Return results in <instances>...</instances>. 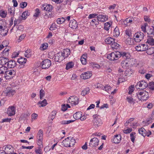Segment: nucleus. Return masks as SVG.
<instances>
[{"label": "nucleus", "mask_w": 154, "mask_h": 154, "mask_svg": "<svg viewBox=\"0 0 154 154\" xmlns=\"http://www.w3.org/2000/svg\"><path fill=\"white\" fill-rule=\"evenodd\" d=\"M99 141L96 137H94L91 139L89 143V146L92 148L96 147L98 145Z\"/></svg>", "instance_id": "obj_16"}, {"label": "nucleus", "mask_w": 154, "mask_h": 154, "mask_svg": "<svg viewBox=\"0 0 154 154\" xmlns=\"http://www.w3.org/2000/svg\"><path fill=\"white\" fill-rule=\"evenodd\" d=\"M144 37V35L143 32H137L134 34V39L135 42H139L143 40Z\"/></svg>", "instance_id": "obj_7"}, {"label": "nucleus", "mask_w": 154, "mask_h": 154, "mask_svg": "<svg viewBox=\"0 0 154 154\" xmlns=\"http://www.w3.org/2000/svg\"><path fill=\"white\" fill-rule=\"evenodd\" d=\"M79 101V98L77 97L71 96L69 98L68 102L75 105L78 103Z\"/></svg>", "instance_id": "obj_15"}, {"label": "nucleus", "mask_w": 154, "mask_h": 154, "mask_svg": "<svg viewBox=\"0 0 154 154\" xmlns=\"http://www.w3.org/2000/svg\"><path fill=\"white\" fill-rule=\"evenodd\" d=\"M134 90V85H131L128 88V94H131L133 92Z\"/></svg>", "instance_id": "obj_47"}, {"label": "nucleus", "mask_w": 154, "mask_h": 154, "mask_svg": "<svg viewBox=\"0 0 154 154\" xmlns=\"http://www.w3.org/2000/svg\"><path fill=\"white\" fill-rule=\"evenodd\" d=\"M148 85L146 82L144 81H142L137 82L136 85V87L137 88L143 90L146 88Z\"/></svg>", "instance_id": "obj_12"}, {"label": "nucleus", "mask_w": 154, "mask_h": 154, "mask_svg": "<svg viewBox=\"0 0 154 154\" xmlns=\"http://www.w3.org/2000/svg\"><path fill=\"white\" fill-rule=\"evenodd\" d=\"M75 143L74 139L72 137H68L62 142L63 145L66 147H71L74 145Z\"/></svg>", "instance_id": "obj_2"}, {"label": "nucleus", "mask_w": 154, "mask_h": 154, "mask_svg": "<svg viewBox=\"0 0 154 154\" xmlns=\"http://www.w3.org/2000/svg\"><path fill=\"white\" fill-rule=\"evenodd\" d=\"M60 56L61 55L59 54V52L55 55L54 59L56 61L60 62L63 60V57Z\"/></svg>", "instance_id": "obj_27"}, {"label": "nucleus", "mask_w": 154, "mask_h": 154, "mask_svg": "<svg viewBox=\"0 0 154 154\" xmlns=\"http://www.w3.org/2000/svg\"><path fill=\"white\" fill-rule=\"evenodd\" d=\"M135 97L142 101L147 100L149 97L148 92L143 90L138 92L137 94H136Z\"/></svg>", "instance_id": "obj_1"}, {"label": "nucleus", "mask_w": 154, "mask_h": 154, "mask_svg": "<svg viewBox=\"0 0 154 154\" xmlns=\"http://www.w3.org/2000/svg\"><path fill=\"white\" fill-rule=\"evenodd\" d=\"M139 133L142 136L144 137L146 136V131L143 128H141L139 129L138 130Z\"/></svg>", "instance_id": "obj_33"}, {"label": "nucleus", "mask_w": 154, "mask_h": 154, "mask_svg": "<svg viewBox=\"0 0 154 154\" xmlns=\"http://www.w3.org/2000/svg\"><path fill=\"white\" fill-rule=\"evenodd\" d=\"M146 53L149 55H151L152 54H154V48L151 47L149 48H148L146 50Z\"/></svg>", "instance_id": "obj_38"}, {"label": "nucleus", "mask_w": 154, "mask_h": 154, "mask_svg": "<svg viewBox=\"0 0 154 154\" xmlns=\"http://www.w3.org/2000/svg\"><path fill=\"white\" fill-rule=\"evenodd\" d=\"M89 91L88 88H86L82 91L81 94L82 96H85L89 93Z\"/></svg>", "instance_id": "obj_45"}, {"label": "nucleus", "mask_w": 154, "mask_h": 154, "mask_svg": "<svg viewBox=\"0 0 154 154\" xmlns=\"http://www.w3.org/2000/svg\"><path fill=\"white\" fill-rule=\"evenodd\" d=\"M51 62L48 59L44 60L41 63V67L43 69H47L49 68L51 65Z\"/></svg>", "instance_id": "obj_10"}, {"label": "nucleus", "mask_w": 154, "mask_h": 154, "mask_svg": "<svg viewBox=\"0 0 154 154\" xmlns=\"http://www.w3.org/2000/svg\"><path fill=\"white\" fill-rule=\"evenodd\" d=\"M74 64L72 62H70L68 63L66 65V69L68 70L70 68H72Z\"/></svg>", "instance_id": "obj_44"}, {"label": "nucleus", "mask_w": 154, "mask_h": 154, "mask_svg": "<svg viewBox=\"0 0 154 154\" xmlns=\"http://www.w3.org/2000/svg\"><path fill=\"white\" fill-rule=\"evenodd\" d=\"M136 136V133L135 132H132L130 134V137L131 140L133 143L134 142Z\"/></svg>", "instance_id": "obj_37"}, {"label": "nucleus", "mask_w": 154, "mask_h": 154, "mask_svg": "<svg viewBox=\"0 0 154 154\" xmlns=\"http://www.w3.org/2000/svg\"><path fill=\"white\" fill-rule=\"evenodd\" d=\"M8 69L7 67L5 66H1L0 67V74H4V75H5V74L6 73V71Z\"/></svg>", "instance_id": "obj_31"}, {"label": "nucleus", "mask_w": 154, "mask_h": 154, "mask_svg": "<svg viewBox=\"0 0 154 154\" xmlns=\"http://www.w3.org/2000/svg\"><path fill=\"white\" fill-rule=\"evenodd\" d=\"M127 60H128V64L130 67H131L133 66H136L137 65H138L137 60L134 58L131 57Z\"/></svg>", "instance_id": "obj_17"}, {"label": "nucleus", "mask_w": 154, "mask_h": 154, "mask_svg": "<svg viewBox=\"0 0 154 154\" xmlns=\"http://www.w3.org/2000/svg\"><path fill=\"white\" fill-rule=\"evenodd\" d=\"M15 8L14 7H10V8H8V12L10 13L11 14H14V9Z\"/></svg>", "instance_id": "obj_55"}, {"label": "nucleus", "mask_w": 154, "mask_h": 154, "mask_svg": "<svg viewBox=\"0 0 154 154\" xmlns=\"http://www.w3.org/2000/svg\"><path fill=\"white\" fill-rule=\"evenodd\" d=\"M4 92L6 96L8 97L12 96L16 93L15 90L10 87H8Z\"/></svg>", "instance_id": "obj_14"}, {"label": "nucleus", "mask_w": 154, "mask_h": 154, "mask_svg": "<svg viewBox=\"0 0 154 154\" xmlns=\"http://www.w3.org/2000/svg\"><path fill=\"white\" fill-rule=\"evenodd\" d=\"M110 25L109 22H106L104 23V29L105 30H108L109 29Z\"/></svg>", "instance_id": "obj_52"}, {"label": "nucleus", "mask_w": 154, "mask_h": 154, "mask_svg": "<svg viewBox=\"0 0 154 154\" xmlns=\"http://www.w3.org/2000/svg\"><path fill=\"white\" fill-rule=\"evenodd\" d=\"M132 130V129L131 128H128L127 129L123 130V132L125 134H129L131 132Z\"/></svg>", "instance_id": "obj_57"}, {"label": "nucleus", "mask_w": 154, "mask_h": 154, "mask_svg": "<svg viewBox=\"0 0 154 154\" xmlns=\"http://www.w3.org/2000/svg\"><path fill=\"white\" fill-rule=\"evenodd\" d=\"M146 43L151 46H154V39L151 37H149L147 39Z\"/></svg>", "instance_id": "obj_26"}, {"label": "nucleus", "mask_w": 154, "mask_h": 154, "mask_svg": "<svg viewBox=\"0 0 154 154\" xmlns=\"http://www.w3.org/2000/svg\"><path fill=\"white\" fill-rule=\"evenodd\" d=\"M41 146H41V147L39 146L38 149L35 150V152L36 154H42V149H41Z\"/></svg>", "instance_id": "obj_64"}, {"label": "nucleus", "mask_w": 154, "mask_h": 154, "mask_svg": "<svg viewBox=\"0 0 154 154\" xmlns=\"http://www.w3.org/2000/svg\"><path fill=\"white\" fill-rule=\"evenodd\" d=\"M40 12L38 8H36L35 10V13L34 15V16L36 17H38Z\"/></svg>", "instance_id": "obj_60"}, {"label": "nucleus", "mask_w": 154, "mask_h": 154, "mask_svg": "<svg viewBox=\"0 0 154 154\" xmlns=\"http://www.w3.org/2000/svg\"><path fill=\"white\" fill-rule=\"evenodd\" d=\"M16 65V61L13 60H11L8 62L7 64V67L8 68H14Z\"/></svg>", "instance_id": "obj_21"}, {"label": "nucleus", "mask_w": 154, "mask_h": 154, "mask_svg": "<svg viewBox=\"0 0 154 154\" xmlns=\"http://www.w3.org/2000/svg\"><path fill=\"white\" fill-rule=\"evenodd\" d=\"M148 26V24L147 23H145L144 24L142 25L141 26V28L142 31L144 32H147L146 31V27Z\"/></svg>", "instance_id": "obj_48"}, {"label": "nucleus", "mask_w": 154, "mask_h": 154, "mask_svg": "<svg viewBox=\"0 0 154 154\" xmlns=\"http://www.w3.org/2000/svg\"><path fill=\"white\" fill-rule=\"evenodd\" d=\"M3 21L0 20V30L1 31L0 34L2 36H4L7 35L8 32V29L5 26L2 24Z\"/></svg>", "instance_id": "obj_8"}, {"label": "nucleus", "mask_w": 154, "mask_h": 154, "mask_svg": "<svg viewBox=\"0 0 154 154\" xmlns=\"http://www.w3.org/2000/svg\"><path fill=\"white\" fill-rule=\"evenodd\" d=\"M64 51L66 55V57H67L70 54V51L69 49H66L64 50Z\"/></svg>", "instance_id": "obj_61"}, {"label": "nucleus", "mask_w": 154, "mask_h": 154, "mask_svg": "<svg viewBox=\"0 0 154 154\" xmlns=\"http://www.w3.org/2000/svg\"><path fill=\"white\" fill-rule=\"evenodd\" d=\"M116 7V4H114L113 5H110L109 7V10L111 12H113V10Z\"/></svg>", "instance_id": "obj_63"}, {"label": "nucleus", "mask_w": 154, "mask_h": 154, "mask_svg": "<svg viewBox=\"0 0 154 154\" xmlns=\"http://www.w3.org/2000/svg\"><path fill=\"white\" fill-rule=\"evenodd\" d=\"M111 88L110 86L107 85L104 87L103 89L109 93V91H110V90H111Z\"/></svg>", "instance_id": "obj_59"}, {"label": "nucleus", "mask_w": 154, "mask_h": 154, "mask_svg": "<svg viewBox=\"0 0 154 154\" xmlns=\"http://www.w3.org/2000/svg\"><path fill=\"white\" fill-rule=\"evenodd\" d=\"M15 107L14 106H11L8 108L7 112L9 116H12L15 115Z\"/></svg>", "instance_id": "obj_18"}, {"label": "nucleus", "mask_w": 154, "mask_h": 154, "mask_svg": "<svg viewBox=\"0 0 154 154\" xmlns=\"http://www.w3.org/2000/svg\"><path fill=\"white\" fill-rule=\"evenodd\" d=\"M17 62L20 64H23L26 62V59L24 58L21 57L17 60Z\"/></svg>", "instance_id": "obj_36"}, {"label": "nucleus", "mask_w": 154, "mask_h": 154, "mask_svg": "<svg viewBox=\"0 0 154 154\" xmlns=\"http://www.w3.org/2000/svg\"><path fill=\"white\" fill-rule=\"evenodd\" d=\"M105 42L108 44H111V46L113 50L116 49V43L114 38L109 37L105 39Z\"/></svg>", "instance_id": "obj_11"}, {"label": "nucleus", "mask_w": 154, "mask_h": 154, "mask_svg": "<svg viewBox=\"0 0 154 154\" xmlns=\"http://www.w3.org/2000/svg\"><path fill=\"white\" fill-rule=\"evenodd\" d=\"M147 33L148 35H152L154 34V26H152L151 28H150L147 31Z\"/></svg>", "instance_id": "obj_39"}, {"label": "nucleus", "mask_w": 154, "mask_h": 154, "mask_svg": "<svg viewBox=\"0 0 154 154\" xmlns=\"http://www.w3.org/2000/svg\"><path fill=\"white\" fill-rule=\"evenodd\" d=\"M127 60H124L122 62L121 65L123 68H126L127 67H130Z\"/></svg>", "instance_id": "obj_28"}, {"label": "nucleus", "mask_w": 154, "mask_h": 154, "mask_svg": "<svg viewBox=\"0 0 154 154\" xmlns=\"http://www.w3.org/2000/svg\"><path fill=\"white\" fill-rule=\"evenodd\" d=\"M98 20L102 22L106 21L107 20L108 17L106 15H99L97 17Z\"/></svg>", "instance_id": "obj_24"}, {"label": "nucleus", "mask_w": 154, "mask_h": 154, "mask_svg": "<svg viewBox=\"0 0 154 154\" xmlns=\"http://www.w3.org/2000/svg\"><path fill=\"white\" fill-rule=\"evenodd\" d=\"M135 97L132 98V97H127V100L128 101V102L130 103H134V101L136 100Z\"/></svg>", "instance_id": "obj_42"}, {"label": "nucleus", "mask_w": 154, "mask_h": 154, "mask_svg": "<svg viewBox=\"0 0 154 154\" xmlns=\"http://www.w3.org/2000/svg\"><path fill=\"white\" fill-rule=\"evenodd\" d=\"M121 57L125 59V60H128L131 57V55L130 53L128 52L116 51V58L119 59Z\"/></svg>", "instance_id": "obj_3"}, {"label": "nucleus", "mask_w": 154, "mask_h": 154, "mask_svg": "<svg viewBox=\"0 0 154 154\" xmlns=\"http://www.w3.org/2000/svg\"><path fill=\"white\" fill-rule=\"evenodd\" d=\"M148 48V45L145 44H140L135 47L136 50L139 51H145Z\"/></svg>", "instance_id": "obj_13"}, {"label": "nucleus", "mask_w": 154, "mask_h": 154, "mask_svg": "<svg viewBox=\"0 0 154 154\" xmlns=\"http://www.w3.org/2000/svg\"><path fill=\"white\" fill-rule=\"evenodd\" d=\"M7 13L4 11H0V16L2 18H5L7 15Z\"/></svg>", "instance_id": "obj_58"}, {"label": "nucleus", "mask_w": 154, "mask_h": 154, "mask_svg": "<svg viewBox=\"0 0 154 154\" xmlns=\"http://www.w3.org/2000/svg\"><path fill=\"white\" fill-rule=\"evenodd\" d=\"M48 47V44L47 43H45L41 45L40 48L41 50H44L46 49Z\"/></svg>", "instance_id": "obj_41"}, {"label": "nucleus", "mask_w": 154, "mask_h": 154, "mask_svg": "<svg viewBox=\"0 0 154 154\" xmlns=\"http://www.w3.org/2000/svg\"><path fill=\"white\" fill-rule=\"evenodd\" d=\"M148 88L149 89L151 90H154V82H150L148 85Z\"/></svg>", "instance_id": "obj_49"}, {"label": "nucleus", "mask_w": 154, "mask_h": 154, "mask_svg": "<svg viewBox=\"0 0 154 154\" xmlns=\"http://www.w3.org/2000/svg\"><path fill=\"white\" fill-rule=\"evenodd\" d=\"M78 25L77 22L74 20H71L69 24V27L73 29H75L78 27Z\"/></svg>", "instance_id": "obj_22"}, {"label": "nucleus", "mask_w": 154, "mask_h": 154, "mask_svg": "<svg viewBox=\"0 0 154 154\" xmlns=\"http://www.w3.org/2000/svg\"><path fill=\"white\" fill-rule=\"evenodd\" d=\"M42 9L44 10L48 11H51L53 8V7L50 4H45L43 5Z\"/></svg>", "instance_id": "obj_20"}, {"label": "nucleus", "mask_w": 154, "mask_h": 154, "mask_svg": "<svg viewBox=\"0 0 154 154\" xmlns=\"http://www.w3.org/2000/svg\"><path fill=\"white\" fill-rule=\"evenodd\" d=\"M75 121V120H70L69 121H62L60 123L61 124L63 125H66L69 124L70 123L74 122Z\"/></svg>", "instance_id": "obj_51"}, {"label": "nucleus", "mask_w": 154, "mask_h": 154, "mask_svg": "<svg viewBox=\"0 0 154 154\" xmlns=\"http://www.w3.org/2000/svg\"><path fill=\"white\" fill-rule=\"evenodd\" d=\"M107 58L111 61H114L116 60V54L115 52H112L110 54H108Z\"/></svg>", "instance_id": "obj_25"}, {"label": "nucleus", "mask_w": 154, "mask_h": 154, "mask_svg": "<svg viewBox=\"0 0 154 154\" xmlns=\"http://www.w3.org/2000/svg\"><path fill=\"white\" fill-rule=\"evenodd\" d=\"M8 58L5 57H0V65L2 66L5 65L8 62Z\"/></svg>", "instance_id": "obj_23"}, {"label": "nucleus", "mask_w": 154, "mask_h": 154, "mask_svg": "<svg viewBox=\"0 0 154 154\" xmlns=\"http://www.w3.org/2000/svg\"><path fill=\"white\" fill-rule=\"evenodd\" d=\"M38 116V115L37 114L35 113H32L31 116L32 120L36 119L37 118Z\"/></svg>", "instance_id": "obj_62"}, {"label": "nucleus", "mask_w": 154, "mask_h": 154, "mask_svg": "<svg viewBox=\"0 0 154 154\" xmlns=\"http://www.w3.org/2000/svg\"><path fill=\"white\" fill-rule=\"evenodd\" d=\"M16 72L13 69L7 70L3 78L4 80H9L12 78L16 75Z\"/></svg>", "instance_id": "obj_4"}, {"label": "nucleus", "mask_w": 154, "mask_h": 154, "mask_svg": "<svg viewBox=\"0 0 154 154\" xmlns=\"http://www.w3.org/2000/svg\"><path fill=\"white\" fill-rule=\"evenodd\" d=\"M28 12L26 11H24L22 14L21 16L20 17L22 18L23 20H25L27 18V16L28 15L27 14Z\"/></svg>", "instance_id": "obj_54"}, {"label": "nucleus", "mask_w": 154, "mask_h": 154, "mask_svg": "<svg viewBox=\"0 0 154 154\" xmlns=\"http://www.w3.org/2000/svg\"><path fill=\"white\" fill-rule=\"evenodd\" d=\"M65 19L63 17H61L57 18L56 21L57 23L59 24H61L63 23L65 21Z\"/></svg>", "instance_id": "obj_46"}, {"label": "nucleus", "mask_w": 154, "mask_h": 154, "mask_svg": "<svg viewBox=\"0 0 154 154\" xmlns=\"http://www.w3.org/2000/svg\"><path fill=\"white\" fill-rule=\"evenodd\" d=\"M133 73V71L130 68H128L125 72V74L126 76H129Z\"/></svg>", "instance_id": "obj_30"}, {"label": "nucleus", "mask_w": 154, "mask_h": 154, "mask_svg": "<svg viewBox=\"0 0 154 154\" xmlns=\"http://www.w3.org/2000/svg\"><path fill=\"white\" fill-rule=\"evenodd\" d=\"M133 39L130 37H128L126 40V43L128 45H131L132 43Z\"/></svg>", "instance_id": "obj_56"}, {"label": "nucleus", "mask_w": 154, "mask_h": 154, "mask_svg": "<svg viewBox=\"0 0 154 154\" xmlns=\"http://www.w3.org/2000/svg\"><path fill=\"white\" fill-rule=\"evenodd\" d=\"M82 116L81 112H77L73 114V117L75 120H78L80 119Z\"/></svg>", "instance_id": "obj_32"}, {"label": "nucleus", "mask_w": 154, "mask_h": 154, "mask_svg": "<svg viewBox=\"0 0 154 154\" xmlns=\"http://www.w3.org/2000/svg\"><path fill=\"white\" fill-rule=\"evenodd\" d=\"M133 19L131 18H128L124 21V23L127 26H130L133 22Z\"/></svg>", "instance_id": "obj_29"}, {"label": "nucleus", "mask_w": 154, "mask_h": 154, "mask_svg": "<svg viewBox=\"0 0 154 154\" xmlns=\"http://www.w3.org/2000/svg\"><path fill=\"white\" fill-rule=\"evenodd\" d=\"M56 113L57 112L55 110H54L51 113L50 116V117L52 121L55 117Z\"/></svg>", "instance_id": "obj_50"}, {"label": "nucleus", "mask_w": 154, "mask_h": 154, "mask_svg": "<svg viewBox=\"0 0 154 154\" xmlns=\"http://www.w3.org/2000/svg\"><path fill=\"white\" fill-rule=\"evenodd\" d=\"M43 135V130L40 129L38 131L37 137V144L40 147L42 146Z\"/></svg>", "instance_id": "obj_6"}, {"label": "nucleus", "mask_w": 154, "mask_h": 154, "mask_svg": "<svg viewBox=\"0 0 154 154\" xmlns=\"http://www.w3.org/2000/svg\"><path fill=\"white\" fill-rule=\"evenodd\" d=\"M87 56L86 55H83L81 57L80 60L83 64L85 65L87 63L86 60Z\"/></svg>", "instance_id": "obj_35"}, {"label": "nucleus", "mask_w": 154, "mask_h": 154, "mask_svg": "<svg viewBox=\"0 0 154 154\" xmlns=\"http://www.w3.org/2000/svg\"><path fill=\"white\" fill-rule=\"evenodd\" d=\"M45 91L43 89H41L40 91V99L42 100L43 97L45 95Z\"/></svg>", "instance_id": "obj_53"}, {"label": "nucleus", "mask_w": 154, "mask_h": 154, "mask_svg": "<svg viewBox=\"0 0 154 154\" xmlns=\"http://www.w3.org/2000/svg\"><path fill=\"white\" fill-rule=\"evenodd\" d=\"M94 119L93 121V125L97 128L100 126L102 124V122L100 119L96 115L93 116Z\"/></svg>", "instance_id": "obj_9"}, {"label": "nucleus", "mask_w": 154, "mask_h": 154, "mask_svg": "<svg viewBox=\"0 0 154 154\" xmlns=\"http://www.w3.org/2000/svg\"><path fill=\"white\" fill-rule=\"evenodd\" d=\"M31 52L30 50L27 49L25 51L24 55L25 57L29 58L31 57Z\"/></svg>", "instance_id": "obj_43"}, {"label": "nucleus", "mask_w": 154, "mask_h": 154, "mask_svg": "<svg viewBox=\"0 0 154 154\" xmlns=\"http://www.w3.org/2000/svg\"><path fill=\"white\" fill-rule=\"evenodd\" d=\"M92 75V73L88 71L83 72L80 75V77L82 79H89Z\"/></svg>", "instance_id": "obj_19"}, {"label": "nucleus", "mask_w": 154, "mask_h": 154, "mask_svg": "<svg viewBox=\"0 0 154 154\" xmlns=\"http://www.w3.org/2000/svg\"><path fill=\"white\" fill-rule=\"evenodd\" d=\"M3 151H4L7 154H17L14 152V148L10 145L4 146L2 148Z\"/></svg>", "instance_id": "obj_5"}, {"label": "nucleus", "mask_w": 154, "mask_h": 154, "mask_svg": "<svg viewBox=\"0 0 154 154\" xmlns=\"http://www.w3.org/2000/svg\"><path fill=\"white\" fill-rule=\"evenodd\" d=\"M47 104V100L45 99H44L42 101H40L37 103L38 105H41V106H39L40 107L45 106Z\"/></svg>", "instance_id": "obj_34"}, {"label": "nucleus", "mask_w": 154, "mask_h": 154, "mask_svg": "<svg viewBox=\"0 0 154 154\" xmlns=\"http://www.w3.org/2000/svg\"><path fill=\"white\" fill-rule=\"evenodd\" d=\"M97 18L93 19L91 20L90 23L91 25L92 26H94V24L96 25H97L99 24Z\"/></svg>", "instance_id": "obj_40"}]
</instances>
